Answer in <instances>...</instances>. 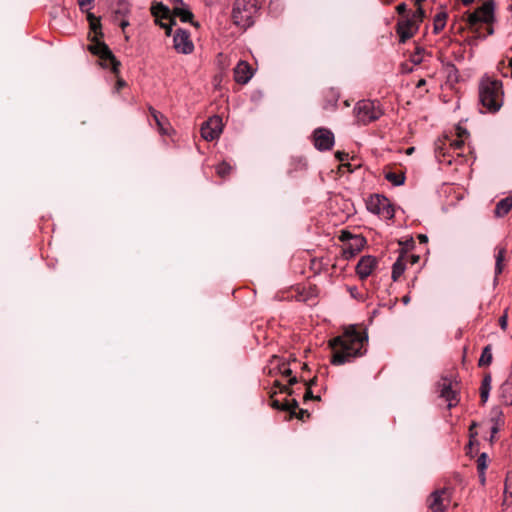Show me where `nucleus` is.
<instances>
[{
	"label": "nucleus",
	"instance_id": "e433bc0d",
	"mask_svg": "<svg viewBox=\"0 0 512 512\" xmlns=\"http://www.w3.org/2000/svg\"><path fill=\"white\" fill-rule=\"evenodd\" d=\"M401 257L405 258V263L408 265H414L416 264L420 257L418 255H415V254H410V253H401L400 254Z\"/></svg>",
	"mask_w": 512,
	"mask_h": 512
},
{
	"label": "nucleus",
	"instance_id": "680f3d73",
	"mask_svg": "<svg viewBox=\"0 0 512 512\" xmlns=\"http://www.w3.org/2000/svg\"><path fill=\"white\" fill-rule=\"evenodd\" d=\"M354 290H356V288L350 289V292L352 293V295L355 294Z\"/></svg>",
	"mask_w": 512,
	"mask_h": 512
},
{
	"label": "nucleus",
	"instance_id": "de8ad7c7",
	"mask_svg": "<svg viewBox=\"0 0 512 512\" xmlns=\"http://www.w3.org/2000/svg\"><path fill=\"white\" fill-rule=\"evenodd\" d=\"M401 72L402 73H411V72H413V68L409 67L407 64H402L401 65Z\"/></svg>",
	"mask_w": 512,
	"mask_h": 512
},
{
	"label": "nucleus",
	"instance_id": "13d9d810",
	"mask_svg": "<svg viewBox=\"0 0 512 512\" xmlns=\"http://www.w3.org/2000/svg\"><path fill=\"white\" fill-rule=\"evenodd\" d=\"M413 151H414V147H411V148H408V149H407V153H408V154H411Z\"/></svg>",
	"mask_w": 512,
	"mask_h": 512
},
{
	"label": "nucleus",
	"instance_id": "49530a36",
	"mask_svg": "<svg viewBox=\"0 0 512 512\" xmlns=\"http://www.w3.org/2000/svg\"><path fill=\"white\" fill-rule=\"evenodd\" d=\"M87 13V20L89 23L99 20V17H96L93 13L88 11H85Z\"/></svg>",
	"mask_w": 512,
	"mask_h": 512
},
{
	"label": "nucleus",
	"instance_id": "4468645a",
	"mask_svg": "<svg viewBox=\"0 0 512 512\" xmlns=\"http://www.w3.org/2000/svg\"><path fill=\"white\" fill-rule=\"evenodd\" d=\"M173 47L178 53L190 54L194 50V44L188 31L184 29L176 30L173 37Z\"/></svg>",
	"mask_w": 512,
	"mask_h": 512
},
{
	"label": "nucleus",
	"instance_id": "8fccbe9b",
	"mask_svg": "<svg viewBox=\"0 0 512 512\" xmlns=\"http://www.w3.org/2000/svg\"><path fill=\"white\" fill-rule=\"evenodd\" d=\"M278 6H280V3H279L278 1H275V2H273V1H272V2L270 3V5H269V8H270V10L272 11V10L274 9V7L276 8V7H278Z\"/></svg>",
	"mask_w": 512,
	"mask_h": 512
},
{
	"label": "nucleus",
	"instance_id": "79ce46f5",
	"mask_svg": "<svg viewBox=\"0 0 512 512\" xmlns=\"http://www.w3.org/2000/svg\"><path fill=\"white\" fill-rule=\"evenodd\" d=\"M314 382V380L310 381V384L306 387L305 389V393H304V400H308V399H312L314 398L311 390H310V385Z\"/></svg>",
	"mask_w": 512,
	"mask_h": 512
},
{
	"label": "nucleus",
	"instance_id": "0e129e2a",
	"mask_svg": "<svg viewBox=\"0 0 512 512\" xmlns=\"http://www.w3.org/2000/svg\"><path fill=\"white\" fill-rule=\"evenodd\" d=\"M509 66L512 68V58L509 60Z\"/></svg>",
	"mask_w": 512,
	"mask_h": 512
},
{
	"label": "nucleus",
	"instance_id": "f257e3e1",
	"mask_svg": "<svg viewBox=\"0 0 512 512\" xmlns=\"http://www.w3.org/2000/svg\"><path fill=\"white\" fill-rule=\"evenodd\" d=\"M367 342L366 332L357 330L353 325L347 327L341 335L329 341L333 351L332 364L342 365L364 355Z\"/></svg>",
	"mask_w": 512,
	"mask_h": 512
},
{
	"label": "nucleus",
	"instance_id": "bf43d9fd",
	"mask_svg": "<svg viewBox=\"0 0 512 512\" xmlns=\"http://www.w3.org/2000/svg\"><path fill=\"white\" fill-rule=\"evenodd\" d=\"M171 1H172L173 3H175V4H182V1H181V2H179V1H177V0H171Z\"/></svg>",
	"mask_w": 512,
	"mask_h": 512
},
{
	"label": "nucleus",
	"instance_id": "4d7b16f0",
	"mask_svg": "<svg viewBox=\"0 0 512 512\" xmlns=\"http://www.w3.org/2000/svg\"><path fill=\"white\" fill-rule=\"evenodd\" d=\"M487 32H488V34H489V35H492V34H493V32H494V31H493V28H492V27H489V28L487 29Z\"/></svg>",
	"mask_w": 512,
	"mask_h": 512
},
{
	"label": "nucleus",
	"instance_id": "ea45409f",
	"mask_svg": "<svg viewBox=\"0 0 512 512\" xmlns=\"http://www.w3.org/2000/svg\"><path fill=\"white\" fill-rule=\"evenodd\" d=\"M499 325L502 330H506L508 325V315L507 312H505L500 318H499Z\"/></svg>",
	"mask_w": 512,
	"mask_h": 512
},
{
	"label": "nucleus",
	"instance_id": "20e7f679",
	"mask_svg": "<svg viewBox=\"0 0 512 512\" xmlns=\"http://www.w3.org/2000/svg\"><path fill=\"white\" fill-rule=\"evenodd\" d=\"M256 0H236L233 6L232 19L235 25L248 28L254 24Z\"/></svg>",
	"mask_w": 512,
	"mask_h": 512
},
{
	"label": "nucleus",
	"instance_id": "603ef678",
	"mask_svg": "<svg viewBox=\"0 0 512 512\" xmlns=\"http://www.w3.org/2000/svg\"><path fill=\"white\" fill-rule=\"evenodd\" d=\"M418 238H419L420 242H423V243L427 242V240H428L427 236L423 235V234L419 235Z\"/></svg>",
	"mask_w": 512,
	"mask_h": 512
},
{
	"label": "nucleus",
	"instance_id": "c85d7f7f",
	"mask_svg": "<svg viewBox=\"0 0 512 512\" xmlns=\"http://www.w3.org/2000/svg\"><path fill=\"white\" fill-rule=\"evenodd\" d=\"M491 389V377L489 375L485 376L482 380L481 388H480V397L482 402H486L489 397V392Z\"/></svg>",
	"mask_w": 512,
	"mask_h": 512
},
{
	"label": "nucleus",
	"instance_id": "37998d69",
	"mask_svg": "<svg viewBox=\"0 0 512 512\" xmlns=\"http://www.w3.org/2000/svg\"><path fill=\"white\" fill-rule=\"evenodd\" d=\"M125 86H126V81L124 79L118 77V79L116 81V85H115L116 91H119L120 89H122Z\"/></svg>",
	"mask_w": 512,
	"mask_h": 512
},
{
	"label": "nucleus",
	"instance_id": "f03ea898",
	"mask_svg": "<svg viewBox=\"0 0 512 512\" xmlns=\"http://www.w3.org/2000/svg\"><path fill=\"white\" fill-rule=\"evenodd\" d=\"M502 84L498 80L483 79L479 86V101L482 107L496 112L501 107Z\"/></svg>",
	"mask_w": 512,
	"mask_h": 512
},
{
	"label": "nucleus",
	"instance_id": "39448f33",
	"mask_svg": "<svg viewBox=\"0 0 512 512\" xmlns=\"http://www.w3.org/2000/svg\"><path fill=\"white\" fill-rule=\"evenodd\" d=\"M466 130H459L458 137L459 139H449L448 137H445L444 139H439L435 142V156L437 160L440 163L446 162L447 164H451L452 160L450 157L452 155L450 154V150H453V152L458 151L462 148L464 145V141L462 139L463 135H466Z\"/></svg>",
	"mask_w": 512,
	"mask_h": 512
},
{
	"label": "nucleus",
	"instance_id": "4be33fe9",
	"mask_svg": "<svg viewBox=\"0 0 512 512\" xmlns=\"http://www.w3.org/2000/svg\"><path fill=\"white\" fill-rule=\"evenodd\" d=\"M172 15L178 17L182 22H190L196 27L199 25L197 22H193V13L188 8L174 6Z\"/></svg>",
	"mask_w": 512,
	"mask_h": 512
},
{
	"label": "nucleus",
	"instance_id": "f3484780",
	"mask_svg": "<svg viewBox=\"0 0 512 512\" xmlns=\"http://www.w3.org/2000/svg\"><path fill=\"white\" fill-rule=\"evenodd\" d=\"M507 256V247L505 245H497L494 249L495 270H494V285L498 283V277L502 274L505 268Z\"/></svg>",
	"mask_w": 512,
	"mask_h": 512
},
{
	"label": "nucleus",
	"instance_id": "7c9ffc66",
	"mask_svg": "<svg viewBox=\"0 0 512 512\" xmlns=\"http://www.w3.org/2000/svg\"><path fill=\"white\" fill-rule=\"evenodd\" d=\"M385 178L387 181H389L390 183H392L395 186H400V185L404 184V181H405V176L403 174L392 172V171L387 172L385 174Z\"/></svg>",
	"mask_w": 512,
	"mask_h": 512
},
{
	"label": "nucleus",
	"instance_id": "6e6552de",
	"mask_svg": "<svg viewBox=\"0 0 512 512\" xmlns=\"http://www.w3.org/2000/svg\"><path fill=\"white\" fill-rule=\"evenodd\" d=\"M495 3L488 0L467 16V23L470 27L476 26L478 23L491 24L494 20Z\"/></svg>",
	"mask_w": 512,
	"mask_h": 512
},
{
	"label": "nucleus",
	"instance_id": "bb28decb",
	"mask_svg": "<svg viewBox=\"0 0 512 512\" xmlns=\"http://www.w3.org/2000/svg\"><path fill=\"white\" fill-rule=\"evenodd\" d=\"M151 13L156 18H162V19L171 18L170 9L167 6H165L163 3H157L156 5H153L151 8Z\"/></svg>",
	"mask_w": 512,
	"mask_h": 512
},
{
	"label": "nucleus",
	"instance_id": "9b49d317",
	"mask_svg": "<svg viewBox=\"0 0 512 512\" xmlns=\"http://www.w3.org/2000/svg\"><path fill=\"white\" fill-rule=\"evenodd\" d=\"M270 375L280 374L282 377H289L288 384L293 385L297 382L296 377H291V369L289 368L288 363L284 362L281 358L277 356H273L269 362V365L264 368V372Z\"/></svg>",
	"mask_w": 512,
	"mask_h": 512
},
{
	"label": "nucleus",
	"instance_id": "ddd939ff",
	"mask_svg": "<svg viewBox=\"0 0 512 512\" xmlns=\"http://www.w3.org/2000/svg\"><path fill=\"white\" fill-rule=\"evenodd\" d=\"M438 386L440 397L447 402L448 408L456 406L459 402L457 384H454L451 380L447 378H443Z\"/></svg>",
	"mask_w": 512,
	"mask_h": 512
},
{
	"label": "nucleus",
	"instance_id": "2eb2a0df",
	"mask_svg": "<svg viewBox=\"0 0 512 512\" xmlns=\"http://www.w3.org/2000/svg\"><path fill=\"white\" fill-rule=\"evenodd\" d=\"M418 28L419 26L416 25L409 17L399 20L396 25V32L399 36V41L401 43H405L414 36Z\"/></svg>",
	"mask_w": 512,
	"mask_h": 512
},
{
	"label": "nucleus",
	"instance_id": "6e6d98bb",
	"mask_svg": "<svg viewBox=\"0 0 512 512\" xmlns=\"http://www.w3.org/2000/svg\"><path fill=\"white\" fill-rule=\"evenodd\" d=\"M424 0H415V5L418 7H422L421 4Z\"/></svg>",
	"mask_w": 512,
	"mask_h": 512
},
{
	"label": "nucleus",
	"instance_id": "1a4fd4ad",
	"mask_svg": "<svg viewBox=\"0 0 512 512\" xmlns=\"http://www.w3.org/2000/svg\"><path fill=\"white\" fill-rule=\"evenodd\" d=\"M223 130L222 118L214 115L201 125V136L206 141H213L221 135Z\"/></svg>",
	"mask_w": 512,
	"mask_h": 512
},
{
	"label": "nucleus",
	"instance_id": "b1692460",
	"mask_svg": "<svg viewBox=\"0 0 512 512\" xmlns=\"http://www.w3.org/2000/svg\"><path fill=\"white\" fill-rule=\"evenodd\" d=\"M512 209V197H506L500 200L495 208V215L497 217L505 216Z\"/></svg>",
	"mask_w": 512,
	"mask_h": 512
},
{
	"label": "nucleus",
	"instance_id": "69168bd1",
	"mask_svg": "<svg viewBox=\"0 0 512 512\" xmlns=\"http://www.w3.org/2000/svg\"><path fill=\"white\" fill-rule=\"evenodd\" d=\"M346 235H349V233H347V232H343V237H342V239H343Z\"/></svg>",
	"mask_w": 512,
	"mask_h": 512
},
{
	"label": "nucleus",
	"instance_id": "052dcab7",
	"mask_svg": "<svg viewBox=\"0 0 512 512\" xmlns=\"http://www.w3.org/2000/svg\"><path fill=\"white\" fill-rule=\"evenodd\" d=\"M354 290H356V288L350 289V292L352 293V295L355 294Z\"/></svg>",
	"mask_w": 512,
	"mask_h": 512
},
{
	"label": "nucleus",
	"instance_id": "9d476101",
	"mask_svg": "<svg viewBox=\"0 0 512 512\" xmlns=\"http://www.w3.org/2000/svg\"><path fill=\"white\" fill-rule=\"evenodd\" d=\"M313 144L319 151H329L333 148L334 134L327 128H316L312 134Z\"/></svg>",
	"mask_w": 512,
	"mask_h": 512
},
{
	"label": "nucleus",
	"instance_id": "0eeeda50",
	"mask_svg": "<svg viewBox=\"0 0 512 512\" xmlns=\"http://www.w3.org/2000/svg\"><path fill=\"white\" fill-rule=\"evenodd\" d=\"M367 210L380 216L385 220H390L395 215V210L389 199L383 195L374 194L368 197L366 201Z\"/></svg>",
	"mask_w": 512,
	"mask_h": 512
},
{
	"label": "nucleus",
	"instance_id": "c9c22d12",
	"mask_svg": "<svg viewBox=\"0 0 512 512\" xmlns=\"http://www.w3.org/2000/svg\"><path fill=\"white\" fill-rule=\"evenodd\" d=\"M416 25L419 26V24L423 21L425 17V11L422 7H418L415 12L411 14V16H408Z\"/></svg>",
	"mask_w": 512,
	"mask_h": 512
},
{
	"label": "nucleus",
	"instance_id": "58836bf2",
	"mask_svg": "<svg viewBox=\"0 0 512 512\" xmlns=\"http://www.w3.org/2000/svg\"><path fill=\"white\" fill-rule=\"evenodd\" d=\"M169 19H170V23L169 24H166V23H161L160 24V26L165 29L166 35H168V36L172 32V25L175 24V20L174 19H172V18H169Z\"/></svg>",
	"mask_w": 512,
	"mask_h": 512
},
{
	"label": "nucleus",
	"instance_id": "393cba45",
	"mask_svg": "<svg viewBox=\"0 0 512 512\" xmlns=\"http://www.w3.org/2000/svg\"><path fill=\"white\" fill-rule=\"evenodd\" d=\"M407 264L405 263V258L398 256L396 262L392 266V279L393 281H398L401 275L404 273Z\"/></svg>",
	"mask_w": 512,
	"mask_h": 512
},
{
	"label": "nucleus",
	"instance_id": "09e8293b",
	"mask_svg": "<svg viewBox=\"0 0 512 512\" xmlns=\"http://www.w3.org/2000/svg\"><path fill=\"white\" fill-rule=\"evenodd\" d=\"M426 85V80L425 79H420L417 84H416V88H421L423 86Z\"/></svg>",
	"mask_w": 512,
	"mask_h": 512
},
{
	"label": "nucleus",
	"instance_id": "e2e57ef3",
	"mask_svg": "<svg viewBox=\"0 0 512 512\" xmlns=\"http://www.w3.org/2000/svg\"><path fill=\"white\" fill-rule=\"evenodd\" d=\"M300 163H301V165H302V167H303V168H305V167H306V163H305V162H303V163H302V162L300 161Z\"/></svg>",
	"mask_w": 512,
	"mask_h": 512
},
{
	"label": "nucleus",
	"instance_id": "a211bd4d",
	"mask_svg": "<svg viewBox=\"0 0 512 512\" xmlns=\"http://www.w3.org/2000/svg\"><path fill=\"white\" fill-rule=\"evenodd\" d=\"M269 404L275 409L289 411L291 415H294L296 413L295 410L298 408V402L296 399H289L287 397L278 399L276 392L271 394Z\"/></svg>",
	"mask_w": 512,
	"mask_h": 512
},
{
	"label": "nucleus",
	"instance_id": "2f4dec72",
	"mask_svg": "<svg viewBox=\"0 0 512 512\" xmlns=\"http://www.w3.org/2000/svg\"><path fill=\"white\" fill-rule=\"evenodd\" d=\"M491 362H492V352H491L490 346L488 345V346L484 347V349L482 350L481 356L478 361V365L480 367L488 366L491 364Z\"/></svg>",
	"mask_w": 512,
	"mask_h": 512
},
{
	"label": "nucleus",
	"instance_id": "72a5a7b5",
	"mask_svg": "<svg viewBox=\"0 0 512 512\" xmlns=\"http://www.w3.org/2000/svg\"><path fill=\"white\" fill-rule=\"evenodd\" d=\"M503 504H512V481L510 477L507 478L505 483Z\"/></svg>",
	"mask_w": 512,
	"mask_h": 512
},
{
	"label": "nucleus",
	"instance_id": "7ed1b4c3",
	"mask_svg": "<svg viewBox=\"0 0 512 512\" xmlns=\"http://www.w3.org/2000/svg\"><path fill=\"white\" fill-rule=\"evenodd\" d=\"M102 38L103 37H96V39H94V37H89L91 44L88 45V50L99 57L100 65L103 68H110L111 71L118 76L121 63L116 59L108 45L101 40Z\"/></svg>",
	"mask_w": 512,
	"mask_h": 512
},
{
	"label": "nucleus",
	"instance_id": "cd10ccee",
	"mask_svg": "<svg viewBox=\"0 0 512 512\" xmlns=\"http://www.w3.org/2000/svg\"><path fill=\"white\" fill-rule=\"evenodd\" d=\"M501 415L502 412L500 409L495 408L491 412V422H493V425L491 427V436L494 437V435L499 431L500 423H501Z\"/></svg>",
	"mask_w": 512,
	"mask_h": 512
},
{
	"label": "nucleus",
	"instance_id": "dca6fc26",
	"mask_svg": "<svg viewBox=\"0 0 512 512\" xmlns=\"http://www.w3.org/2000/svg\"><path fill=\"white\" fill-rule=\"evenodd\" d=\"M378 261L374 256H363L356 265V274L361 280L367 279L376 269Z\"/></svg>",
	"mask_w": 512,
	"mask_h": 512
},
{
	"label": "nucleus",
	"instance_id": "473e14b6",
	"mask_svg": "<svg viewBox=\"0 0 512 512\" xmlns=\"http://www.w3.org/2000/svg\"><path fill=\"white\" fill-rule=\"evenodd\" d=\"M215 169L219 177L226 178L231 173L232 166L229 163L223 161L216 165Z\"/></svg>",
	"mask_w": 512,
	"mask_h": 512
},
{
	"label": "nucleus",
	"instance_id": "6ab92c4d",
	"mask_svg": "<svg viewBox=\"0 0 512 512\" xmlns=\"http://www.w3.org/2000/svg\"><path fill=\"white\" fill-rule=\"evenodd\" d=\"M253 76V70L246 61H240L234 68V79L239 84H246Z\"/></svg>",
	"mask_w": 512,
	"mask_h": 512
},
{
	"label": "nucleus",
	"instance_id": "f704fd0d",
	"mask_svg": "<svg viewBox=\"0 0 512 512\" xmlns=\"http://www.w3.org/2000/svg\"><path fill=\"white\" fill-rule=\"evenodd\" d=\"M89 27L91 30V34L89 37H94V39H96V37H103L100 19L89 23Z\"/></svg>",
	"mask_w": 512,
	"mask_h": 512
},
{
	"label": "nucleus",
	"instance_id": "5fc2aeb1",
	"mask_svg": "<svg viewBox=\"0 0 512 512\" xmlns=\"http://www.w3.org/2000/svg\"><path fill=\"white\" fill-rule=\"evenodd\" d=\"M402 301H403V303H404V304H408V303H409V301H410L409 296H404V297L402 298Z\"/></svg>",
	"mask_w": 512,
	"mask_h": 512
},
{
	"label": "nucleus",
	"instance_id": "3c124183",
	"mask_svg": "<svg viewBox=\"0 0 512 512\" xmlns=\"http://www.w3.org/2000/svg\"><path fill=\"white\" fill-rule=\"evenodd\" d=\"M464 6H468L474 2V0H460Z\"/></svg>",
	"mask_w": 512,
	"mask_h": 512
},
{
	"label": "nucleus",
	"instance_id": "aec40b11",
	"mask_svg": "<svg viewBox=\"0 0 512 512\" xmlns=\"http://www.w3.org/2000/svg\"><path fill=\"white\" fill-rule=\"evenodd\" d=\"M149 112L155 121L158 131L163 135L169 134L170 123L168 122L167 118L152 106L149 107Z\"/></svg>",
	"mask_w": 512,
	"mask_h": 512
},
{
	"label": "nucleus",
	"instance_id": "5701e85b",
	"mask_svg": "<svg viewBox=\"0 0 512 512\" xmlns=\"http://www.w3.org/2000/svg\"><path fill=\"white\" fill-rule=\"evenodd\" d=\"M448 19V13L445 10H441L436 13L433 18V33L439 34L446 26Z\"/></svg>",
	"mask_w": 512,
	"mask_h": 512
},
{
	"label": "nucleus",
	"instance_id": "a18cd8bd",
	"mask_svg": "<svg viewBox=\"0 0 512 512\" xmlns=\"http://www.w3.org/2000/svg\"><path fill=\"white\" fill-rule=\"evenodd\" d=\"M396 10L398 12V14L402 15L406 12L407 10V5L405 3H400L397 7H396Z\"/></svg>",
	"mask_w": 512,
	"mask_h": 512
},
{
	"label": "nucleus",
	"instance_id": "a19ab883",
	"mask_svg": "<svg viewBox=\"0 0 512 512\" xmlns=\"http://www.w3.org/2000/svg\"><path fill=\"white\" fill-rule=\"evenodd\" d=\"M274 385L280 389V393L288 392L289 395L291 394V392L288 391V387L285 384H283L279 379L274 380Z\"/></svg>",
	"mask_w": 512,
	"mask_h": 512
},
{
	"label": "nucleus",
	"instance_id": "412c9836",
	"mask_svg": "<svg viewBox=\"0 0 512 512\" xmlns=\"http://www.w3.org/2000/svg\"><path fill=\"white\" fill-rule=\"evenodd\" d=\"M431 57V52L421 46H416L414 51L411 53L409 60L413 65H420L428 61Z\"/></svg>",
	"mask_w": 512,
	"mask_h": 512
},
{
	"label": "nucleus",
	"instance_id": "4c0bfd02",
	"mask_svg": "<svg viewBox=\"0 0 512 512\" xmlns=\"http://www.w3.org/2000/svg\"><path fill=\"white\" fill-rule=\"evenodd\" d=\"M94 0H78L79 8L82 12L88 11L91 8V4Z\"/></svg>",
	"mask_w": 512,
	"mask_h": 512
},
{
	"label": "nucleus",
	"instance_id": "f8f14e48",
	"mask_svg": "<svg viewBox=\"0 0 512 512\" xmlns=\"http://www.w3.org/2000/svg\"><path fill=\"white\" fill-rule=\"evenodd\" d=\"M427 502L431 512H444L450 504V492L447 489L436 490Z\"/></svg>",
	"mask_w": 512,
	"mask_h": 512
},
{
	"label": "nucleus",
	"instance_id": "a878e982",
	"mask_svg": "<svg viewBox=\"0 0 512 512\" xmlns=\"http://www.w3.org/2000/svg\"><path fill=\"white\" fill-rule=\"evenodd\" d=\"M500 397L502 399V402L505 405H511L512 404V383L511 382H504L500 386Z\"/></svg>",
	"mask_w": 512,
	"mask_h": 512
},
{
	"label": "nucleus",
	"instance_id": "c756f323",
	"mask_svg": "<svg viewBox=\"0 0 512 512\" xmlns=\"http://www.w3.org/2000/svg\"><path fill=\"white\" fill-rule=\"evenodd\" d=\"M488 456L486 453L480 454L477 459V469L479 471L480 480L482 483L485 482V470L487 468Z\"/></svg>",
	"mask_w": 512,
	"mask_h": 512
},
{
	"label": "nucleus",
	"instance_id": "423d86ee",
	"mask_svg": "<svg viewBox=\"0 0 512 512\" xmlns=\"http://www.w3.org/2000/svg\"><path fill=\"white\" fill-rule=\"evenodd\" d=\"M357 122L363 125L376 121L383 115V110L378 101L361 100L354 107Z\"/></svg>",
	"mask_w": 512,
	"mask_h": 512
},
{
	"label": "nucleus",
	"instance_id": "c03bdc74",
	"mask_svg": "<svg viewBox=\"0 0 512 512\" xmlns=\"http://www.w3.org/2000/svg\"><path fill=\"white\" fill-rule=\"evenodd\" d=\"M335 157L342 162L348 159V154L345 152L337 151Z\"/></svg>",
	"mask_w": 512,
	"mask_h": 512
},
{
	"label": "nucleus",
	"instance_id": "864d4df0",
	"mask_svg": "<svg viewBox=\"0 0 512 512\" xmlns=\"http://www.w3.org/2000/svg\"><path fill=\"white\" fill-rule=\"evenodd\" d=\"M128 25H129L128 21H125V20L120 23V26L122 29H125Z\"/></svg>",
	"mask_w": 512,
	"mask_h": 512
}]
</instances>
